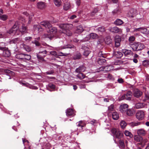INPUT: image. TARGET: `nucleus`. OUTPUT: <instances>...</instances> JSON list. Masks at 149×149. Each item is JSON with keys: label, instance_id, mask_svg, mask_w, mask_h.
<instances>
[{"label": "nucleus", "instance_id": "1", "mask_svg": "<svg viewBox=\"0 0 149 149\" xmlns=\"http://www.w3.org/2000/svg\"><path fill=\"white\" fill-rule=\"evenodd\" d=\"M59 27L62 30V32L68 36L72 35L70 31L73 27V25L71 24H61L59 25Z\"/></svg>", "mask_w": 149, "mask_h": 149}, {"label": "nucleus", "instance_id": "2", "mask_svg": "<svg viewBox=\"0 0 149 149\" xmlns=\"http://www.w3.org/2000/svg\"><path fill=\"white\" fill-rule=\"evenodd\" d=\"M47 33L44 35V38H48L50 40H52L54 37L57 32V29L55 27H52V26L48 29Z\"/></svg>", "mask_w": 149, "mask_h": 149}, {"label": "nucleus", "instance_id": "3", "mask_svg": "<svg viewBox=\"0 0 149 149\" xmlns=\"http://www.w3.org/2000/svg\"><path fill=\"white\" fill-rule=\"evenodd\" d=\"M111 132L113 136L116 139H121L123 136V134L118 129L113 128L111 130Z\"/></svg>", "mask_w": 149, "mask_h": 149}, {"label": "nucleus", "instance_id": "4", "mask_svg": "<svg viewBox=\"0 0 149 149\" xmlns=\"http://www.w3.org/2000/svg\"><path fill=\"white\" fill-rule=\"evenodd\" d=\"M144 113L142 110H139L136 113V118L139 120H143L144 118Z\"/></svg>", "mask_w": 149, "mask_h": 149}, {"label": "nucleus", "instance_id": "5", "mask_svg": "<svg viewBox=\"0 0 149 149\" xmlns=\"http://www.w3.org/2000/svg\"><path fill=\"white\" fill-rule=\"evenodd\" d=\"M19 25V22L18 21L16 22L15 24L13 26V27L10 29V30L7 32V33L9 34L13 33L15 34L16 30H17V27Z\"/></svg>", "mask_w": 149, "mask_h": 149}, {"label": "nucleus", "instance_id": "6", "mask_svg": "<svg viewBox=\"0 0 149 149\" xmlns=\"http://www.w3.org/2000/svg\"><path fill=\"white\" fill-rule=\"evenodd\" d=\"M121 40L120 36L119 35H117L115 36L114 41L115 47H118L120 46Z\"/></svg>", "mask_w": 149, "mask_h": 149}, {"label": "nucleus", "instance_id": "7", "mask_svg": "<svg viewBox=\"0 0 149 149\" xmlns=\"http://www.w3.org/2000/svg\"><path fill=\"white\" fill-rule=\"evenodd\" d=\"M113 69L112 65H109L108 66H102L100 68V70L104 71V72H107Z\"/></svg>", "mask_w": 149, "mask_h": 149}, {"label": "nucleus", "instance_id": "8", "mask_svg": "<svg viewBox=\"0 0 149 149\" xmlns=\"http://www.w3.org/2000/svg\"><path fill=\"white\" fill-rule=\"evenodd\" d=\"M142 95V92L138 89H135L133 91L134 96L137 98H139Z\"/></svg>", "mask_w": 149, "mask_h": 149}, {"label": "nucleus", "instance_id": "9", "mask_svg": "<svg viewBox=\"0 0 149 149\" xmlns=\"http://www.w3.org/2000/svg\"><path fill=\"white\" fill-rule=\"evenodd\" d=\"M128 106L126 104H124L120 106V111L122 113H125L128 109Z\"/></svg>", "mask_w": 149, "mask_h": 149}, {"label": "nucleus", "instance_id": "10", "mask_svg": "<svg viewBox=\"0 0 149 149\" xmlns=\"http://www.w3.org/2000/svg\"><path fill=\"white\" fill-rule=\"evenodd\" d=\"M136 132L138 135L142 136H145L147 133L146 131L143 128H141L137 130Z\"/></svg>", "mask_w": 149, "mask_h": 149}, {"label": "nucleus", "instance_id": "11", "mask_svg": "<svg viewBox=\"0 0 149 149\" xmlns=\"http://www.w3.org/2000/svg\"><path fill=\"white\" fill-rule=\"evenodd\" d=\"M40 25L48 29L51 26V24L49 22L46 21L41 22Z\"/></svg>", "mask_w": 149, "mask_h": 149}, {"label": "nucleus", "instance_id": "12", "mask_svg": "<svg viewBox=\"0 0 149 149\" xmlns=\"http://www.w3.org/2000/svg\"><path fill=\"white\" fill-rule=\"evenodd\" d=\"M86 69V67L84 65H82L77 68L75 72L76 73H82V72H84L85 70Z\"/></svg>", "mask_w": 149, "mask_h": 149}, {"label": "nucleus", "instance_id": "13", "mask_svg": "<svg viewBox=\"0 0 149 149\" xmlns=\"http://www.w3.org/2000/svg\"><path fill=\"white\" fill-rule=\"evenodd\" d=\"M37 7L38 8L42 9L45 8L46 5L44 2L40 1L37 3Z\"/></svg>", "mask_w": 149, "mask_h": 149}, {"label": "nucleus", "instance_id": "14", "mask_svg": "<svg viewBox=\"0 0 149 149\" xmlns=\"http://www.w3.org/2000/svg\"><path fill=\"white\" fill-rule=\"evenodd\" d=\"M109 30L112 32L117 33L119 32L120 29L117 27L115 26L110 28Z\"/></svg>", "mask_w": 149, "mask_h": 149}, {"label": "nucleus", "instance_id": "15", "mask_svg": "<svg viewBox=\"0 0 149 149\" xmlns=\"http://www.w3.org/2000/svg\"><path fill=\"white\" fill-rule=\"evenodd\" d=\"M20 47L21 48L25 49L28 52H30L31 50V49L29 46L26 45L24 43L21 44Z\"/></svg>", "mask_w": 149, "mask_h": 149}, {"label": "nucleus", "instance_id": "16", "mask_svg": "<svg viewBox=\"0 0 149 149\" xmlns=\"http://www.w3.org/2000/svg\"><path fill=\"white\" fill-rule=\"evenodd\" d=\"M2 51H3V54L4 57H8L10 55V52L6 48V49Z\"/></svg>", "mask_w": 149, "mask_h": 149}, {"label": "nucleus", "instance_id": "17", "mask_svg": "<svg viewBox=\"0 0 149 149\" xmlns=\"http://www.w3.org/2000/svg\"><path fill=\"white\" fill-rule=\"evenodd\" d=\"M84 49V52L83 53V55L85 56H87L91 52L89 49L86 47H84L83 48Z\"/></svg>", "mask_w": 149, "mask_h": 149}, {"label": "nucleus", "instance_id": "18", "mask_svg": "<svg viewBox=\"0 0 149 149\" xmlns=\"http://www.w3.org/2000/svg\"><path fill=\"white\" fill-rule=\"evenodd\" d=\"M145 105V104L143 102H138L136 104L135 107L137 109H141L143 108Z\"/></svg>", "mask_w": 149, "mask_h": 149}, {"label": "nucleus", "instance_id": "19", "mask_svg": "<svg viewBox=\"0 0 149 149\" xmlns=\"http://www.w3.org/2000/svg\"><path fill=\"white\" fill-rule=\"evenodd\" d=\"M84 30L81 25H79L77 27L75 33H82Z\"/></svg>", "mask_w": 149, "mask_h": 149}, {"label": "nucleus", "instance_id": "20", "mask_svg": "<svg viewBox=\"0 0 149 149\" xmlns=\"http://www.w3.org/2000/svg\"><path fill=\"white\" fill-rule=\"evenodd\" d=\"M33 29L36 31H38V32L42 30V28L39 25H35L33 26Z\"/></svg>", "mask_w": 149, "mask_h": 149}, {"label": "nucleus", "instance_id": "21", "mask_svg": "<svg viewBox=\"0 0 149 149\" xmlns=\"http://www.w3.org/2000/svg\"><path fill=\"white\" fill-rule=\"evenodd\" d=\"M140 32L143 34L149 33V31L146 28L143 27H140Z\"/></svg>", "mask_w": 149, "mask_h": 149}, {"label": "nucleus", "instance_id": "22", "mask_svg": "<svg viewBox=\"0 0 149 149\" xmlns=\"http://www.w3.org/2000/svg\"><path fill=\"white\" fill-rule=\"evenodd\" d=\"M134 140L137 142H141L143 139V138L139 135H135L134 136Z\"/></svg>", "mask_w": 149, "mask_h": 149}, {"label": "nucleus", "instance_id": "23", "mask_svg": "<svg viewBox=\"0 0 149 149\" xmlns=\"http://www.w3.org/2000/svg\"><path fill=\"white\" fill-rule=\"evenodd\" d=\"M141 124V123L140 122H133L129 124L130 126L133 127L134 126H138L140 125Z\"/></svg>", "mask_w": 149, "mask_h": 149}, {"label": "nucleus", "instance_id": "24", "mask_svg": "<svg viewBox=\"0 0 149 149\" xmlns=\"http://www.w3.org/2000/svg\"><path fill=\"white\" fill-rule=\"evenodd\" d=\"M122 52L125 56H127L128 55L132 54L133 53L131 50L128 49H124L122 50Z\"/></svg>", "mask_w": 149, "mask_h": 149}, {"label": "nucleus", "instance_id": "25", "mask_svg": "<svg viewBox=\"0 0 149 149\" xmlns=\"http://www.w3.org/2000/svg\"><path fill=\"white\" fill-rule=\"evenodd\" d=\"M99 33L102 34L105 31V30L104 27L103 26L97 28L96 29Z\"/></svg>", "mask_w": 149, "mask_h": 149}, {"label": "nucleus", "instance_id": "26", "mask_svg": "<svg viewBox=\"0 0 149 149\" xmlns=\"http://www.w3.org/2000/svg\"><path fill=\"white\" fill-rule=\"evenodd\" d=\"M112 117L113 120H116L119 118V115L117 112H114L112 113Z\"/></svg>", "mask_w": 149, "mask_h": 149}, {"label": "nucleus", "instance_id": "27", "mask_svg": "<svg viewBox=\"0 0 149 149\" xmlns=\"http://www.w3.org/2000/svg\"><path fill=\"white\" fill-rule=\"evenodd\" d=\"M66 112L67 116H70L72 115L74 113V111L72 109H68Z\"/></svg>", "mask_w": 149, "mask_h": 149}, {"label": "nucleus", "instance_id": "28", "mask_svg": "<svg viewBox=\"0 0 149 149\" xmlns=\"http://www.w3.org/2000/svg\"><path fill=\"white\" fill-rule=\"evenodd\" d=\"M104 41L106 43L107 45H109L112 42V40L109 36L106 37L104 39Z\"/></svg>", "mask_w": 149, "mask_h": 149}, {"label": "nucleus", "instance_id": "29", "mask_svg": "<svg viewBox=\"0 0 149 149\" xmlns=\"http://www.w3.org/2000/svg\"><path fill=\"white\" fill-rule=\"evenodd\" d=\"M126 112L127 115L129 116H131L133 115L134 111L132 109H127Z\"/></svg>", "mask_w": 149, "mask_h": 149}, {"label": "nucleus", "instance_id": "30", "mask_svg": "<svg viewBox=\"0 0 149 149\" xmlns=\"http://www.w3.org/2000/svg\"><path fill=\"white\" fill-rule=\"evenodd\" d=\"M126 94V100H130L132 96V92L131 91H128Z\"/></svg>", "mask_w": 149, "mask_h": 149}, {"label": "nucleus", "instance_id": "31", "mask_svg": "<svg viewBox=\"0 0 149 149\" xmlns=\"http://www.w3.org/2000/svg\"><path fill=\"white\" fill-rule=\"evenodd\" d=\"M21 41V40L19 38H17L12 40L10 41L11 43H19Z\"/></svg>", "mask_w": 149, "mask_h": 149}, {"label": "nucleus", "instance_id": "32", "mask_svg": "<svg viewBox=\"0 0 149 149\" xmlns=\"http://www.w3.org/2000/svg\"><path fill=\"white\" fill-rule=\"evenodd\" d=\"M91 39H96L97 38L98 35L97 34L94 33H90L88 36Z\"/></svg>", "mask_w": 149, "mask_h": 149}, {"label": "nucleus", "instance_id": "33", "mask_svg": "<svg viewBox=\"0 0 149 149\" xmlns=\"http://www.w3.org/2000/svg\"><path fill=\"white\" fill-rule=\"evenodd\" d=\"M24 57V54L20 53L17 54L15 55V57L18 59L23 60Z\"/></svg>", "mask_w": 149, "mask_h": 149}, {"label": "nucleus", "instance_id": "34", "mask_svg": "<svg viewBox=\"0 0 149 149\" xmlns=\"http://www.w3.org/2000/svg\"><path fill=\"white\" fill-rule=\"evenodd\" d=\"M115 24L116 25H120L123 23V22L120 19H117L114 22Z\"/></svg>", "mask_w": 149, "mask_h": 149}, {"label": "nucleus", "instance_id": "35", "mask_svg": "<svg viewBox=\"0 0 149 149\" xmlns=\"http://www.w3.org/2000/svg\"><path fill=\"white\" fill-rule=\"evenodd\" d=\"M55 5L59 7L61 5L62 1L61 0H53Z\"/></svg>", "mask_w": 149, "mask_h": 149}, {"label": "nucleus", "instance_id": "36", "mask_svg": "<svg viewBox=\"0 0 149 149\" xmlns=\"http://www.w3.org/2000/svg\"><path fill=\"white\" fill-rule=\"evenodd\" d=\"M19 31L22 33H25L27 31L26 27L24 25H23L22 28L20 29Z\"/></svg>", "mask_w": 149, "mask_h": 149}, {"label": "nucleus", "instance_id": "37", "mask_svg": "<svg viewBox=\"0 0 149 149\" xmlns=\"http://www.w3.org/2000/svg\"><path fill=\"white\" fill-rule=\"evenodd\" d=\"M138 42L134 43L132 45L131 47L133 51H137Z\"/></svg>", "mask_w": 149, "mask_h": 149}, {"label": "nucleus", "instance_id": "38", "mask_svg": "<svg viewBox=\"0 0 149 149\" xmlns=\"http://www.w3.org/2000/svg\"><path fill=\"white\" fill-rule=\"evenodd\" d=\"M76 75V77L80 79H82L85 78V75L82 73H78Z\"/></svg>", "mask_w": 149, "mask_h": 149}, {"label": "nucleus", "instance_id": "39", "mask_svg": "<svg viewBox=\"0 0 149 149\" xmlns=\"http://www.w3.org/2000/svg\"><path fill=\"white\" fill-rule=\"evenodd\" d=\"M138 45L137 51L141 50L144 47V45L141 43L138 42Z\"/></svg>", "mask_w": 149, "mask_h": 149}, {"label": "nucleus", "instance_id": "40", "mask_svg": "<svg viewBox=\"0 0 149 149\" xmlns=\"http://www.w3.org/2000/svg\"><path fill=\"white\" fill-rule=\"evenodd\" d=\"M31 57L30 55L24 54V57L23 60L29 61L31 58Z\"/></svg>", "mask_w": 149, "mask_h": 149}, {"label": "nucleus", "instance_id": "41", "mask_svg": "<svg viewBox=\"0 0 149 149\" xmlns=\"http://www.w3.org/2000/svg\"><path fill=\"white\" fill-rule=\"evenodd\" d=\"M70 7V4L69 3H65L63 6V9L64 10H67L69 9Z\"/></svg>", "mask_w": 149, "mask_h": 149}, {"label": "nucleus", "instance_id": "42", "mask_svg": "<svg viewBox=\"0 0 149 149\" xmlns=\"http://www.w3.org/2000/svg\"><path fill=\"white\" fill-rule=\"evenodd\" d=\"M81 57V55L80 53H78L74 56L73 58L74 60L80 59Z\"/></svg>", "mask_w": 149, "mask_h": 149}, {"label": "nucleus", "instance_id": "43", "mask_svg": "<svg viewBox=\"0 0 149 149\" xmlns=\"http://www.w3.org/2000/svg\"><path fill=\"white\" fill-rule=\"evenodd\" d=\"M83 124V121L81 120L76 123L77 126L78 127H81V129H82V128L84 126V125Z\"/></svg>", "mask_w": 149, "mask_h": 149}, {"label": "nucleus", "instance_id": "44", "mask_svg": "<svg viewBox=\"0 0 149 149\" xmlns=\"http://www.w3.org/2000/svg\"><path fill=\"white\" fill-rule=\"evenodd\" d=\"M98 63L100 65L104 63L106 61L104 59L102 58H98Z\"/></svg>", "mask_w": 149, "mask_h": 149}, {"label": "nucleus", "instance_id": "45", "mask_svg": "<svg viewBox=\"0 0 149 149\" xmlns=\"http://www.w3.org/2000/svg\"><path fill=\"white\" fill-rule=\"evenodd\" d=\"M5 49H6L5 43L3 42L0 43V50L2 51Z\"/></svg>", "mask_w": 149, "mask_h": 149}, {"label": "nucleus", "instance_id": "46", "mask_svg": "<svg viewBox=\"0 0 149 149\" xmlns=\"http://www.w3.org/2000/svg\"><path fill=\"white\" fill-rule=\"evenodd\" d=\"M8 18V16L6 15H0V19L3 21L6 20Z\"/></svg>", "mask_w": 149, "mask_h": 149}, {"label": "nucleus", "instance_id": "47", "mask_svg": "<svg viewBox=\"0 0 149 149\" xmlns=\"http://www.w3.org/2000/svg\"><path fill=\"white\" fill-rule=\"evenodd\" d=\"M124 134L125 135L127 136H129L130 137H132L133 136V135L130 132L127 130H125L124 132Z\"/></svg>", "mask_w": 149, "mask_h": 149}, {"label": "nucleus", "instance_id": "48", "mask_svg": "<svg viewBox=\"0 0 149 149\" xmlns=\"http://www.w3.org/2000/svg\"><path fill=\"white\" fill-rule=\"evenodd\" d=\"M120 125L122 129H124L127 125V123L124 121H122L120 123Z\"/></svg>", "mask_w": 149, "mask_h": 149}, {"label": "nucleus", "instance_id": "49", "mask_svg": "<svg viewBox=\"0 0 149 149\" xmlns=\"http://www.w3.org/2000/svg\"><path fill=\"white\" fill-rule=\"evenodd\" d=\"M140 27L138 28H131L130 29V31L131 32H136L138 31L140 32Z\"/></svg>", "mask_w": 149, "mask_h": 149}, {"label": "nucleus", "instance_id": "50", "mask_svg": "<svg viewBox=\"0 0 149 149\" xmlns=\"http://www.w3.org/2000/svg\"><path fill=\"white\" fill-rule=\"evenodd\" d=\"M118 142L121 148H123L124 147L125 144L123 141V140L121 139H119Z\"/></svg>", "mask_w": 149, "mask_h": 149}, {"label": "nucleus", "instance_id": "51", "mask_svg": "<svg viewBox=\"0 0 149 149\" xmlns=\"http://www.w3.org/2000/svg\"><path fill=\"white\" fill-rule=\"evenodd\" d=\"M145 95L144 99L143 100V101H146L149 99V93L147 92H146Z\"/></svg>", "mask_w": 149, "mask_h": 149}, {"label": "nucleus", "instance_id": "52", "mask_svg": "<svg viewBox=\"0 0 149 149\" xmlns=\"http://www.w3.org/2000/svg\"><path fill=\"white\" fill-rule=\"evenodd\" d=\"M143 65L145 67H147L149 65V61L147 60H146L143 61Z\"/></svg>", "mask_w": 149, "mask_h": 149}, {"label": "nucleus", "instance_id": "53", "mask_svg": "<svg viewBox=\"0 0 149 149\" xmlns=\"http://www.w3.org/2000/svg\"><path fill=\"white\" fill-rule=\"evenodd\" d=\"M108 110L110 111H113L114 110V106L113 104H111L108 107Z\"/></svg>", "mask_w": 149, "mask_h": 149}, {"label": "nucleus", "instance_id": "54", "mask_svg": "<svg viewBox=\"0 0 149 149\" xmlns=\"http://www.w3.org/2000/svg\"><path fill=\"white\" fill-rule=\"evenodd\" d=\"M48 86L49 88L52 89H54L55 88V85L52 83L49 84Z\"/></svg>", "mask_w": 149, "mask_h": 149}, {"label": "nucleus", "instance_id": "55", "mask_svg": "<svg viewBox=\"0 0 149 149\" xmlns=\"http://www.w3.org/2000/svg\"><path fill=\"white\" fill-rule=\"evenodd\" d=\"M73 47V46L70 45H64L63 47V49L65 48H71Z\"/></svg>", "mask_w": 149, "mask_h": 149}, {"label": "nucleus", "instance_id": "56", "mask_svg": "<svg viewBox=\"0 0 149 149\" xmlns=\"http://www.w3.org/2000/svg\"><path fill=\"white\" fill-rule=\"evenodd\" d=\"M50 53L51 54L54 56H58L57 55L56 52L55 51H52L50 52Z\"/></svg>", "mask_w": 149, "mask_h": 149}, {"label": "nucleus", "instance_id": "57", "mask_svg": "<svg viewBox=\"0 0 149 149\" xmlns=\"http://www.w3.org/2000/svg\"><path fill=\"white\" fill-rule=\"evenodd\" d=\"M32 39V37H27L25 38L24 39L26 41L28 42L30 40Z\"/></svg>", "mask_w": 149, "mask_h": 149}, {"label": "nucleus", "instance_id": "58", "mask_svg": "<svg viewBox=\"0 0 149 149\" xmlns=\"http://www.w3.org/2000/svg\"><path fill=\"white\" fill-rule=\"evenodd\" d=\"M98 56L104 58V54L102 53V52H99L98 54Z\"/></svg>", "mask_w": 149, "mask_h": 149}, {"label": "nucleus", "instance_id": "59", "mask_svg": "<svg viewBox=\"0 0 149 149\" xmlns=\"http://www.w3.org/2000/svg\"><path fill=\"white\" fill-rule=\"evenodd\" d=\"M118 82L119 83H122L124 82V81L121 78H120L118 79L117 80Z\"/></svg>", "mask_w": 149, "mask_h": 149}, {"label": "nucleus", "instance_id": "60", "mask_svg": "<svg viewBox=\"0 0 149 149\" xmlns=\"http://www.w3.org/2000/svg\"><path fill=\"white\" fill-rule=\"evenodd\" d=\"M54 73V71L53 70L47 71L46 72V74H51Z\"/></svg>", "mask_w": 149, "mask_h": 149}, {"label": "nucleus", "instance_id": "61", "mask_svg": "<svg viewBox=\"0 0 149 149\" xmlns=\"http://www.w3.org/2000/svg\"><path fill=\"white\" fill-rule=\"evenodd\" d=\"M126 94H125L122 96L120 98V100H122L124 99L126 100Z\"/></svg>", "mask_w": 149, "mask_h": 149}, {"label": "nucleus", "instance_id": "62", "mask_svg": "<svg viewBox=\"0 0 149 149\" xmlns=\"http://www.w3.org/2000/svg\"><path fill=\"white\" fill-rule=\"evenodd\" d=\"M135 40V38L134 36H132L130 37V38H129V40L130 41H133Z\"/></svg>", "mask_w": 149, "mask_h": 149}, {"label": "nucleus", "instance_id": "63", "mask_svg": "<svg viewBox=\"0 0 149 149\" xmlns=\"http://www.w3.org/2000/svg\"><path fill=\"white\" fill-rule=\"evenodd\" d=\"M76 3L78 6H79L81 3L80 0H75Z\"/></svg>", "mask_w": 149, "mask_h": 149}, {"label": "nucleus", "instance_id": "64", "mask_svg": "<svg viewBox=\"0 0 149 149\" xmlns=\"http://www.w3.org/2000/svg\"><path fill=\"white\" fill-rule=\"evenodd\" d=\"M98 12V10L97 8H95L92 12V14L93 15L94 14V13H95Z\"/></svg>", "mask_w": 149, "mask_h": 149}]
</instances>
